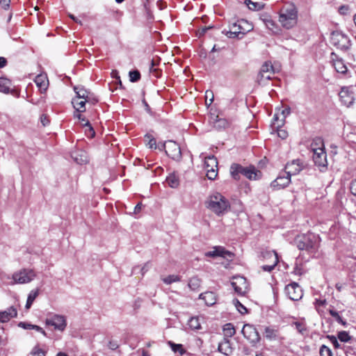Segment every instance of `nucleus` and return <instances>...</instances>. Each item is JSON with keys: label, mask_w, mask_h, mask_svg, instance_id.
<instances>
[{"label": "nucleus", "mask_w": 356, "mask_h": 356, "mask_svg": "<svg viewBox=\"0 0 356 356\" xmlns=\"http://www.w3.org/2000/svg\"><path fill=\"white\" fill-rule=\"evenodd\" d=\"M321 241L319 235L312 232L298 234L294 239L298 250L306 251L308 254H316L318 252Z\"/></svg>", "instance_id": "1"}, {"label": "nucleus", "mask_w": 356, "mask_h": 356, "mask_svg": "<svg viewBox=\"0 0 356 356\" xmlns=\"http://www.w3.org/2000/svg\"><path fill=\"white\" fill-rule=\"evenodd\" d=\"M298 17V8L293 3L284 5L279 13V22L286 29H290L297 24Z\"/></svg>", "instance_id": "2"}, {"label": "nucleus", "mask_w": 356, "mask_h": 356, "mask_svg": "<svg viewBox=\"0 0 356 356\" xmlns=\"http://www.w3.org/2000/svg\"><path fill=\"white\" fill-rule=\"evenodd\" d=\"M230 172L232 177L236 180L240 179V174L250 180H257L262 177L261 172L257 170L254 165L243 167L240 164L233 163L230 167Z\"/></svg>", "instance_id": "3"}, {"label": "nucleus", "mask_w": 356, "mask_h": 356, "mask_svg": "<svg viewBox=\"0 0 356 356\" xmlns=\"http://www.w3.org/2000/svg\"><path fill=\"white\" fill-rule=\"evenodd\" d=\"M229 30L226 31V35L230 38H239L253 29V25L248 20L241 19L229 24Z\"/></svg>", "instance_id": "4"}, {"label": "nucleus", "mask_w": 356, "mask_h": 356, "mask_svg": "<svg viewBox=\"0 0 356 356\" xmlns=\"http://www.w3.org/2000/svg\"><path fill=\"white\" fill-rule=\"evenodd\" d=\"M229 207L228 200L219 193L211 195L207 202V208L217 215L222 214Z\"/></svg>", "instance_id": "5"}, {"label": "nucleus", "mask_w": 356, "mask_h": 356, "mask_svg": "<svg viewBox=\"0 0 356 356\" xmlns=\"http://www.w3.org/2000/svg\"><path fill=\"white\" fill-rule=\"evenodd\" d=\"M261 257L263 261L268 262L261 266L264 271L271 272L279 263L278 254L275 250L262 251Z\"/></svg>", "instance_id": "6"}, {"label": "nucleus", "mask_w": 356, "mask_h": 356, "mask_svg": "<svg viewBox=\"0 0 356 356\" xmlns=\"http://www.w3.org/2000/svg\"><path fill=\"white\" fill-rule=\"evenodd\" d=\"M275 74L273 65L270 61H266L261 67L257 76V81L259 85H265L271 79Z\"/></svg>", "instance_id": "7"}, {"label": "nucleus", "mask_w": 356, "mask_h": 356, "mask_svg": "<svg viewBox=\"0 0 356 356\" xmlns=\"http://www.w3.org/2000/svg\"><path fill=\"white\" fill-rule=\"evenodd\" d=\"M218 160L214 156H209L204 159V168L209 179L214 180L218 174Z\"/></svg>", "instance_id": "8"}, {"label": "nucleus", "mask_w": 356, "mask_h": 356, "mask_svg": "<svg viewBox=\"0 0 356 356\" xmlns=\"http://www.w3.org/2000/svg\"><path fill=\"white\" fill-rule=\"evenodd\" d=\"M232 285L235 292L239 296H245L250 290L249 284L246 278L243 276L233 277Z\"/></svg>", "instance_id": "9"}, {"label": "nucleus", "mask_w": 356, "mask_h": 356, "mask_svg": "<svg viewBox=\"0 0 356 356\" xmlns=\"http://www.w3.org/2000/svg\"><path fill=\"white\" fill-rule=\"evenodd\" d=\"M35 277L33 270L23 268L13 275V279L15 283L25 284L32 281Z\"/></svg>", "instance_id": "10"}, {"label": "nucleus", "mask_w": 356, "mask_h": 356, "mask_svg": "<svg viewBox=\"0 0 356 356\" xmlns=\"http://www.w3.org/2000/svg\"><path fill=\"white\" fill-rule=\"evenodd\" d=\"M284 291L287 297L293 301L300 300L303 296L301 287L296 282H291L286 285Z\"/></svg>", "instance_id": "11"}, {"label": "nucleus", "mask_w": 356, "mask_h": 356, "mask_svg": "<svg viewBox=\"0 0 356 356\" xmlns=\"http://www.w3.org/2000/svg\"><path fill=\"white\" fill-rule=\"evenodd\" d=\"M165 154L174 160H179L181 157V148L175 141L169 140L163 144Z\"/></svg>", "instance_id": "12"}, {"label": "nucleus", "mask_w": 356, "mask_h": 356, "mask_svg": "<svg viewBox=\"0 0 356 356\" xmlns=\"http://www.w3.org/2000/svg\"><path fill=\"white\" fill-rule=\"evenodd\" d=\"M45 323L47 325H51L55 330L63 331L67 325L66 319L63 316L55 314L52 317L47 318Z\"/></svg>", "instance_id": "13"}, {"label": "nucleus", "mask_w": 356, "mask_h": 356, "mask_svg": "<svg viewBox=\"0 0 356 356\" xmlns=\"http://www.w3.org/2000/svg\"><path fill=\"white\" fill-rule=\"evenodd\" d=\"M340 100L346 106H350L355 100L354 92L351 87H343L339 93Z\"/></svg>", "instance_id": "14"}, {"label": "nucleus", "mask_w": 356, "mask_h": 356, "mask_svg": "<svg viewBox=\"0 0 356 356\" xmlns=\"http://www.w3.org/2000/svg\"><path fill=\"white\" fill-rule=\"evenodd\" d=\"M305 168V165L303 161L300 159L293 160L290 163H287L285 166L286 175H289L290 177L298 174L301 170Z\"/></svg>", "instance_id": "15"}, {"label": "nucleus", "mask_w": 356, "mask_h": 356, "mask_svg": "<svg viewBox=\"0 0 356 356\" xmlns=\"http://www.w3.org/2000/svg\"><path fill=\"white\" fill-rule=\"evenodd\" d=\"M209 257H221L227 260L232 261L234 257V253L227 250L222 246H217L213 248V250L209 251L205 254Z\"/></svg>", "instance_id": "16"}, {"label": "nucleus", "mask_w": 356, "mask_h": 356, "mask_svg": "<svg viewBox=\"0 0 356 356\" xmlns=\"http://www.w3.org/2000/svg\"><path fill=\"white\" fill-rule=\"evenodd\" d=\"M244 337L250 342H256L259 339V335L257 329L250 324H245L241 330Z\"/></svg>", "instance_id": "17"}, {"label": "nucleus", "mask_w": 356, "mask_h": 356, "mask_svg": "<svg viewBox=\"0 0 356 356\" xmlns=\"http://www.w3.org/2000/svg\"><path fill=\"white\" fill-rule=\"evenodd\" d=\"M265 337L270 341H283L285 338L280 334V330L277 327L268 326L264 329Z\"/></svg>", "instance_id": "18"}, {"label": "nucleus", "mask_w": 356, "mask_h": 356, "mask_svg": "<svg viewBox=\"0 0 356 356\" xmlns=\"http://www.w3.org/2000/svg\"><path fill=\"white\" fill-rule=\"evenodd\" d=\"M291 182V177L286 175V172L280 174L274 181L271 183V186L275 189H281L286 187Z\"/></svg>", "instance_id": "19"}, {"label": "nucleus", "mask_w": 356, "mask_h": 356, "mask_svg": "<svg viewBox=\"0 0 356 356\" xmlns=\"http://www.w3.org/2000/svg\"><path fill=\"white\" fill-rule=\"evenodd\" d=\"M332 43L339 49H344L348 47V38L339 33H332L331 37Z\"/></svg>", "instance_id": "20"}, {"label": "nucleus", "mask_w": 356, "mask_h": 356, "mask_svg": "<svg viewBox=\"0 0 356 356\" xmlns=\"http://www.w3.org/2000/svg\"><path fill=\"white\" fill-rule=\"evenodd\" d=\"M331 59L332 66L338 73L345 74L348 72V67L344 63V61L341 58H339L336 54H331Z\"/></svg>", "instance_id": "21"}, {"label": "nucleus", "mask_w": 356, "mask_h": 356, "mask_svg": "<svg viewBox=\"0 0 356 356\" xmlns=\"http://www.w3.org/2000/svg\"><path fill=\"white\" fill-rule=\"evenodd\" d=\"M313 160L315 165L319 167L326 168L327 161L325 149L313 152Z\"/></svg>", "instance_id": "22"}, {"label": "nucleus", "mask_w": 356, "mask_h": 356, "mask_svg": "<svg viewBox=\"0 0 356 356\" xmlns=\"http://www.w3.org/2000/svg\"><path fill=\"white\" fill-rule=\"evenodd\" d=\"M17 316V311L15 307H10L6 311L0 312V322L7 323L10 318Z\"/></svg>", "instance_id": "23"}, {"label": "nucleus", "mask_w": 356, "mask_h": 356, "mask_svg": "<svg viewBox=\"0 0 356 356\" xmlns=\"http://www.w3.org/2000/svg\"><path fill=\"white\" fill-rule=\"evenodd\" d=\"M34 81L42 92L46 91L49 85V80L46 74H40L37 75Z\"/></svg>", "instance_id": "24"}, {"label": "nucleus", "mask_w": 356, "mask_h": 356, "mask_svg": "<svg viewBox=\"0 0 356 356\" xmlns=\"http://www.w3.org/2000/svg\"><path fill=\"white\" fill-rule=\"evenodd\" d=\"M199 298L203 300L208 306L213 305L216 302V296L212 291H207L200 295Z\"/></svg>", "instance_id": "25"}, {"label": "nucleus", "mask_w": 356, "mask_h": 356, "mask_svg": "<svg viewBox=\"0 0 356 356\" xmlns=\"http://www.w3.org/2000/svg\"><path fill=\"white\" fill-rule=\"evenodd\" d=\"M86 99H79L74 97L72 100V104L73 105L74 108L75 109L74 112H85L86 110Z\"/></svg>", "instance_id": "26"}, {"label": "nucleus", "mask_w": 356, "mask_h": 356, "mask_svg": "<svg viewBox=\"0 0 356 356\" xmlns=\"http://www.w3.org/2000/svg\"><path fill=\"white\" fill-rule=\"evenodd\" d=\"M310 146H311V150L312 151V152L325 149L324 141L320 137L315 138L312 140Z\"/></svg>", "instance_id": "27"}, {"label": "nucleus", "mask_w": 356, "mask_h": 356, "mask_svg": "<svg viewBox=\"0 0 356 356\" xmlns=\"http://www.w3.org/2000/svg\"><path fill=\"white\" fill-rule=\"evenodd\" d=\"M74 90L76 95L74 98L86 99L90 93V92L88 91L82 86H75L74 87Z\"/></svg>", "instance_id": "28"}, {"label": "nucleus", "mask_w": 356, "mask_h": 356, "mask_svg": "<svg viewBox=\"0 0 356 356\" xmlns=\"http://www.w3.org/2000/svg\"><path fill=\"white\" fill-rule=\"evenodd\" d=\"M158 63L154 59L152 60L149 72L156 77L160 78L162 75V70L159 69L157 65Z\"/></svg>", "instance_id": "29"}, {"label": "nucleus", "mask_w": 356, "mask_h": 356, "mask_svg": "<svg viewBox=\"0 0 356 356\" xmlns=\"http://www.w3.org/2000/svg\"><path fill=\"white\" fill-rule=\"evenodd\" d=\"M39 295V289H37L35 290H32L29 296H28V298H27V300H26V309H29L31 308L33 302H34V300H35V298L38 297V296Z\"/></svg>", "instance_id": "30"}, {"label": "nucleus", "mask_w": 356, "mask_h": 356, "mask_svg": "<svg viewBox=\"0 0 356 356\" xmlns=\"http://www.w3.org/2000/svg\"><path fill=\"white\" fill-rule=\"evenodd\" d=\"M188 287L193 291H198L201 286V280L197 277H193L188 282Z\"/></svg>", "instance_id": "31"}, {"label": "nucleus", "mask_w": 356, "mask_h": 356, "mask_svg": "<svg viewBox=\"0 0 356 356\" xmlns=\"http://www.w3.org/2000/svg\"><path fill=\"white\" fill-rule=\"evenodd\" d=\"M235 333L236 330L232 323H226L223 326V334L225 337H232L235 334Z\"/></svg>", "instance_id": "32"}, {"label": "nucleus", "mask_w": 356, "mask_h": 356, "mask_svg": "<svg viewBox=\"0 0 356 356\" xmlns=\"http://www.w3.org/2000/svg\"><path fill=\"white\" fill-rule=\"evenodd\" d=\"M244 3L250 10L253 11L261 10L264 8V4L258 2H252L250 0H245Z\"/></svg>", "instance_id": "33"}, {"label": "nucleus", "mask_w": 356, "mask_h": 356, "mask_svg": "<svg viewBox=\"0 0 356 356\" xmlns=\"http://www.w3.org/2000/svg\"><path fill=\"white\" fill-rule=\"evenodd\" d=\"M189 327L193 330H198L201 329V323L199 317H191L188 322Z\"/></svg>", "instance_id": "34"}, {"label": "nucleus", "mask_w": 356, "mask_h": 356, "mask_svg": "<svg viewBox=\"0 0 356 356\" xmlns=\"http://www.w3.org/2000/svg\"><path fill=\"white\" fill-rule=\"evenodd\" d=\"M144 140L146 146L150 149H156V141L153 136L151 134H146L144 137Z\"/></svg>", "instance_id": "35"}, {"label": "nucleus", "mask_w": 356, "mask_h": 356, "mask_svg": "<svg viewBox=\"0 0 356 356\" xmlns=\"http://www.w3.org/2000/svg\"><path fill=\"white\" fill-rule=\"evenodd\" d=\"M10 81L5 78H0V92L8 93L10 90Z\"/></svg>", "instance_id": "36"}, {"label": "nucleus", "mask_w": 356, "mask_h": 356, "mask_svg": "<svg viewBox=\"0 0 356 356\" xmlns=\"http://www.w3.org/2000/svg\"><path fill=\"white\" fill-rule=\"evenodd\" d=\"M166 182L171 188H176L179 184V178L175 174L170 175L166 179Z\"/></svg>", "instance_id": "37"}, {"label": "nucleus", "mask_w": 356, "mask_h": 356, "mask_svg": "<svg viewBox=\"0 0 356 356\" xmlns=\"http://www.w3.org/2000/svg\"><path fill=\"white\" fill-rule=\"evenodd\" d=\"M229 126V122L224 118H219L217 116V119L214 122V127L218 129H225Z\"/></svg>", "instance_id": "38"}, {"label": "nucleus", "mask_w": 356, "mask_h": 356, "mask_svg": "<svg viewBox=\"0 0 356 356\" xmlns=\"http://www.w3.org/2000/svg\"><path fill=\"white\" fill-rule=\"evenodd\" d=\"M168 344L175 353H179L180 355H184L186 353V350L181 344L175 343L172 341H168Z\"/></svg>", "instance_id": "39"}, {"label": "nucleus", "mask_w": 356, "mask_h": 356, "mask_svg": "<svg viewBox=\"0 0 356 356\" xmlns=\"http://www.w3.org/2000/svg\"><path fill=\"white\" fill-rule=\"evenodd\" d=\"M289 113H290V108H286L282 111V115H283V119L282 120L281 123L275 122L278 121V116L277 114H275V115L273 117L274 125H276L277 127H280V126H282L283 124V121H284V119L286 118V115H289Z\"/></svg>", "instance_id": "40"}, {"label": "nucleus", "mask_w": 356, "mask_h": 356, "mask_svg": "<svg viewBox=\"0 0 356 356\" xmlns=\"http://www.w3.org/2000/svg\"><path fill=\"white\" fill-rule=\"evenodd\" d=\"M293 325H295V327L297 330V331L301 334H304L307 332V325L305 323L296 321L293 323Z\"/></svg>", "instance_id": "41"}, {"label": "nucleus", "mask_w": 356, "mask_h": 356, "mask_svg": "<svg viewBox=\"0 0 356 356\" xmlns=\"http://www.w3.org/2000/svg\"><path fill=\"white\" fill-rule=\"evenodd\" d=\"M81 113L74 112V117L79 120L83 127L89 126L90 122Z\"/></svg>", "instance_id": "42"}, {"label": "nucleus", "mask_w": 356, "mask_h": 356, "mask_svg": "<svg viewBox=\"0 0 356 356\" xmlns=\"http://www.w3.org/2000/svg\"><path fill=\"white\" fill-rule=\"evenodd\" d=\"M180 277L175 275H170L167 276L166 277L163 279V281L164 283L167 284H170L172 282H179L180 281Z\"/></svg>", "instance_id": "43"}, {"label": "nucleus", "mask_w": 356, "mask_h": 356, "mask_svg": "<svg viewBox=\"0 0 356 356\" xmlns=\"http://www.w3.org/2000/svg\"><path fill=\"white\" fill-rule=\"evenodd\" d=\"M140 73L138 70L129 72V79L131 82H137L140 79Z\"/></svg>", "instance_id": "44"}, {"label": "nucleus", "mask_w": 356, "mask_h": 356, "mask_svg": "<svg viewBox=\"0 0 356 356\" xmlns=\"http://www.w3.org/2000/svg\"><path fill=\"white\" fill-rule=\"evenodd\" d=\"M337 337L341 342H348L350 340V337L346 331L339 332Z\"/></svg>", "instance_id": "45"}, {"label": "nucleus", "mask_w": 356, "mask_h": 356, "mask_svg": "<svg viewBox=\"0 0 356 356\" xmlns=\"http://www.w3.org/2000/svg\"><path fill=\"white\" fill-rule=\"evenodd\" d=\"M319 354L321 356H332V350L325 345L321 346Z\"/></svg>", "instance_id": "46"}, {"label": "nucleus", "mask_w": 356, "mask_h": 356, "mask_svg": "<svg viewBox=\"0 0 356 356\" xmlns=\"http://www.w3.org/2000/svg\"><path fill=\"white\" fill-rule=\"evenodd\" d=\"M31 354L33 356H45L46 355V351H44V350L41 349L38 346H35L33 348L32 351H31Z\"/></svg>", "instance_id": "47"}, {"label": "nucleus", "mask_w": 356, "mask_h": 356, "mask_svg": "<svg viewBox=\"0 0 356 356\" xmlns=\"http://www.w3.org/2000/svg\"><path fill=\"white\" fill-rule=\"evenodd\" d=\"M264 24L266 26L272 31H275V29L277 28L276 24L271 19H265Z\"/></svg>", "instance_id": "48"}, {"label": "nucleus", "mask_w": 356, "mask_h": 356, "mask_svg": "<svg viewBox=\"0 0 356 356\" xmlns=\"http://www.w3.org/2000/svg\"><path fill=\"white\" fill-rule=\"evenodd\" d=\"M338 12L341 15H347L350 13V7L348 5H342L339 6Z\"/></svg>", "instance_id": "49"}, {"label": "nucleus", "mask_w": 356, "mask_h": 356, "mask_svg": "<svg viewBox=\"0 0 356 356\" xmlns=\"http://www.w3.org/2000/svg\"><path fill=\"white\" fill-rule=\"evenodd\" d=\"M85 127H86V130H85L86 135L88 138H93L95 135V132L94 129L91 126L90 123L89 124V126H86Z\"/></svg>", "instance_id": "50"}, {"label": "nucleus", "mask_w": 356, "mask_h": 356, "mask_svg": "<svg viewBox=\"0 0 356 356\" xmlns=\"http://www.w3.org/2000/svg\"><path fill=\"white\" fill-rule=\"evenodd\" d=\"M236 307L238 311L241 314H245L248 313L247 308L245 306H243L238 300H236Z\"/></svg>", "instance_id": "51"}, {"label": "nucleus", "mask_w": 356, "mask_h": 356, "mask_svg": "<svg viewBox=\"0 0 356 356\" xmlns=\"http://www.w3.org/2000/svg\"><path fill=\"white\" fill-rule=\"evenodd\" d=\"M87 103L90 104H95L98 102V99L94 95L93 93H90L88 97L86 98Z\"/></svg>", "instance_id": "52"}, {"label": "nucleus", "mask_w": 356, "mask_h": 356, "mask_svg": "<svg viewBox=\"0 0 356 356\" xmlns=\"http://www.w3.org/2000/svg\"><path fill=\"white\" fill-rule=\"evenodd\" d=\"M40 122H41L42 126H44V127L48 125L50 122L49 116L46 114H42L40 116Z\"/></svg>", "instance_id": "53"}, {"label": "nucleus", "mask_w": 356, "mask_h": 356, "mask_svg": "<svg viewBox=\"0 0 356 356\" xmlns=\"http://www.w3.org/2000/svg\"><path fill=\"white\" fill-rule=\"evenodd\" d=\"M33 325L31 323H25V322H19L18 326L22 327L25 330H33Z\"/></svg>", "instance_id": "54"}, {"label": "nucleus", "mask_w": 356, "mask_h": 356, "mask_svg": "<svg viewBox=\"0 0 356 356\" xmlns=\"http://www.w3.org/2000/svg\"><path fill=\"white\" fill-rule=\"evenodd\" d=\"M327 338L330 340L335 348H339L340 345L334 336H327Z\"/></svg>", "instance_id": "55"}, {"label": "nucleus", "mask_w": 356, "mask_h": 356, "mask_svg": "<svg viewBox=\"0 0 356 356\" xmlns=\"http://www.w3.org/2000/svg\"><path fill=\"white\" fill-rule=\"evenodd\" d=\"M350 193L356 196V179L353 180L350 182Z\"/></svg>", "instance_id": "56"}, {"label": "nucleus", "mask_w": 356, "mask_h": 356, "mask_svg": "<svg viewBox=\"0 0 356 356\" xmlns=\"http://www.w3.org/2000/svg\"><path fill=\"white\" fill-rule=\"evenodd\" d=\"M10 0H0L1 6L6 10L9 8Z\"/></svg>", "instance_id": "57"}, {"label": "nucleus", "mask_w": 356, "mask_h": 356, "mask_svg": "<svg viewBox=\"0 0 356 356\" xmlns=\"http://www.w3.org/2000/svg\"><path fill=\"white\" fill-rule=\"evenodd\" d=\"M277 135L282 139H284L287 137L288 133L283 129H277Z\"/></svg>", "instance_id": "58"}, {"label": "nucleus", "mask_w": 356, "mask_h": 356, "mask_svg": "<svg viewBox=\"0 0 356 356\" xmlns=\"http://www.w3.org/2000/svg\"><path fill=\"white\" fill-rule=\"evenodd\" d=\"M326 304V300L325 299H316L315 300V305L316 307L324 306Z\"/></svg>", "instance_id": "59"}, {"label": "nucleus", "mask_w": 356, "mask_h": 356, "mask_svg": "<svg viewBox=\"0 0 356 356\" xmlns=\"http://www.w3.org/2000/svg\"><path fill=\"white\" fill-rule=\"evenodd\" d=\"M33 330H35L36 331H38V332H41L43 335L46 336L45 331L38 325H33Z\"/></svg>", "instance_id": "60"}, {"label": "nucleus", "mask_w": 356, "mask_h": 356, "mask_svg": "<svg viewBox=\"0 0 356 356\" xmlns=\"http://www.w3.org/2000/svg\"><path fill=\"white\" fill-rule=\"evenodd\" d=\"M108 348L113 350L117 349L118 348V345L116 342L109 341Z\"/></svg>", "instance_id": "61"}, {"label": "nucleus", "mask_w": 356, "mask_h": 356, "mask_svg": "<svg viewBox=\"0 0 356 356\" xmlns=\"http://www.w3.org/2000/svg\"><path fill=\"white\" fill-rule=\"evenodd\" d=\"M8 62L6 58L0 57V68H3L6 66Z\"/></svg>", "instance_id": "62"}, {"label": "nucleus", "mask_w": 356, "mask_h": 356, "mask_svg": "<svg viewBox=\"0 0 356 356\" xmlns=\"http://www.w3.org/2000/svg\"><path fill=\"white\" fill-rule=\"evenodd\" d=\"M329 313L332 317L335 318V320L339 316V313L333 309H330Z\"/></svg>", "instance_id": "63"}, {"label": "nucleus", "mask_w": 356, "mask_h": 356, "mask_svg": "<svg viewBox=\"0 0 356 356\" xmlns=\"http://www.w3.org/2000/svg\"><path fill=\"white\" fill-rule=\"evenodd\" d=\"M209 29H210V27H207V26H204V27L200 29L198 31L200 35H204L207 32V31Z\"/></svg>", "instance_id": "64"}]
</instances>
